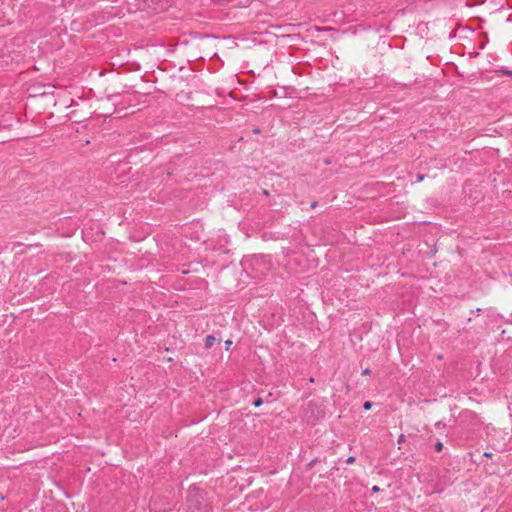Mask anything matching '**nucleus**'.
<instances>
[{
    "label": "nucleus",
    "mask_w": 512,
    "mask_h": 512,
    "mask_svg": "<svg viewBox=\"0 0 512 512\" xmlns=\"http://www.w3.org/2000/svg\"><path fill=\"white\" fill-rule=\"evenodd\" d=\"M215 342H216V338L212 335H209L205 339V347L207 349H210L214 345Z\"/></svg>",
    "instance_id": "obj_1"
},
{
    "label": "nucleus",
    "mask_w": 512,
    "mask_h": 512,
    "mask_svg": "<svg viewBox=\"0 0 512 512\" xmlns=\"http://www.w3.org/2000/svg\"><path fill=\"white\" fill-rule=\"evenodd\" d=\"M262 403H263V400H262V398L259 397L256 400H254L253 405L255 407H260L262 405Z\"/></svg>",
    "instance_id": "obj_2"
},
{
    "label": "nucleus",
    "mask_w": 512,
    "mask_h": 512,
    "mask_svg": "<svg viewBox=\"0 0 512 512\" xmlns=\"http://www.w3.org/2000/svg\"><path fill=\"white\" fill-rule=\"evenodd\" d=\"M442 449H443V444H442L441 442H437V443L435 444V450H436L437 452H441V451H442Z\"/></svg>",
    "instance_id": "obj_3"
},
{
    "label": "nucleus",
    "mask_w": 512,
    "mask_h": 512,
    "mask_svg": "<svg viewBox=\"0 0 512 512\" xmlns=\"http://www.w3.org/2000/svg\"><path fill=\"white\" fill-rule=\"evenodd\" d=\"M371 407H372V403H371L370 401H366V402H364V404H363V408H364L365 410H370V409H371Z\"/></svg>",
    "instance_id": "obj_4"
},
{
    "label": "nucleus",
    "mask_w": 512,
    "mask_h": 512,
    "mask_svg": "<svg viewBox=\"0 0 512 512\" xmlns=\"http://www.w3.org/2000/svg\"><path fill=\"white\" fill-rule=\"evenodd\" d=\"M194 493H198V489H193V490H190L189 492V501L191 502L192 501V498H193V495Z\"/></svg>",
    "instance_id": "obj_5"
},
{
    "label": "nucleus",
    "mask_w": 512,
    "mask_h": 512,
    "mask_svg": "<svg viewBox=\"0 0 512 512\" xmlns=\"http://www.w3.org/2000/svg\"><path fill=\"white\" fill-rule=\"evenodd\" d=\"M231 345H232V341L231 340L225 341V348H226V350H229Z\"/></svg>",
    "instance_id": "obj_6"
},
{
    "label": "nucleus",
    "mask_w": 512,
    "mask_h": 512,
    "mask_svg": "<svg viewBox=\"0 0 512 512\" xmlns=\"http://www.w3.org/2000/svg\"><path fill=\"white\" fill-rule=\"evenodd\" d=\"M370 373H371V370H370L369 368H366V369H364V370L362 371V374H363V375H370Z\"/></svg>",
    "instance_id": "obj_7"
},
{
    "label": "nucleus",
    "mask_w": 512,
    "mask_h": 512,
    "mask_svg": "<svg viewBox=\"0 0 512 512\" xmlns=\"http://www.w3.org/2000/svg\"><path fill=\"white\" fill-rule=\"evenodd\" d=\"M354 461H355V458H354L353 456L348 457V459L346 460V462H347L348 464H351V463H353Z\"/></svg>",
    "instance_id": "obj_8"
},
{
    "label": "nucleus",
    "mask_w": 512,
    "mask_h": 512,
    "mask_svg": "<svg viewBox=\"0 0 512 512\" xmlns=\"http://www.w3.org/2000/svg\"><path fill=\"white\" fill-rule=\"evenodd\" d=\"M423 179H424V175H423V174H418V175H417V181H418V182L423 181Z\"/></svg>",
    "instance_id": "obj_9"
},
{
    "label": "nucleus",
    "mask_w": 512,
    "mask_h": 512,
    "mask_svg": "<svg viewBox=\"0 0 512 512\" xmlns=\"http://www.w3.org/2000/svg\"><path fill=\"white\" fill-rule=\"evenodd\" d=\"M404 440H405V437H404V435H403V434H401V435L399 436V438H398V443H403V442H404Z\"/></svg>",
    "instance_id": "obj_10"
},
{
    "label": "nucleus",
    "mask_w": 512,
    "mask_h": 512,
    "mask_svg": "<svg viewBox=\"0 0 512 512\" xmlns=\"http://www.w3.org/2000/svg\"><path fill=\"white\" fill-rule=\"evenodd\" d=\"M379 491H380V488L378 486L372 487V492H379Z\"/></svg>",
    "instance_id": "obj_11"
},
{
    "label": "nucleus",
    "mask_w": 512,
    "mask_h": 512,
    "mask_svg": "<svg viewBox=\"0 0 512 512\" xmlns=\"http://www.w3.org/2000/svg\"><path fill=\"white\" fill-rule=\"evenodd\" d=\"M501 72H502L503 74H505V75H509V76H511V75H512V72H511V71H501Z\"/></svg>",
    "instance_id": "obj_12"
},
{
    "label": "nucleus",
    "mask_w": 512,
    "mask_h": 512,
    "mask_svg": "<svg viewBox=\"0 0 512 512\" xmlns=\"http://www.w3.org/2000/svg\"><path fill=\"white\" fill-rule=\"evenodd\" d=\"M491 455H492V454H491V453H488V452H485V453H484V456H486V457H491Z\"/></svg>",
    "instance_id": "obj_13"
},
{
    "label": "nucleus",
    "mask_w": 512,
    "mask_h": 512,
    "mask_svg": "<svg viewBox=\"0 0 512 512\" xmlns=\"http://www.w3.org/2000/svg\"><path fill=\"white\" fill-rule=\"evenodd\" d=\"M316 206H317V202H313V203L311 204V207H312V208H315Z\"/></svg>",
    "instance_id": "obj_14"
}]
</instances>
